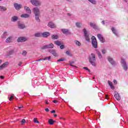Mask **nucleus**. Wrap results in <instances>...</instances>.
Instances as JSON below:
<instances>
[{
	"label": "nucleus",
	"instance_id": "bf43d9fd",
	"mask_svg": "<svg viewBox=\"0 0 128 128\" xmlns=\"http://www.w3.org/2000/svg\"><path fill=\"white\" fill-rule=\"evenodd\" d=\"M46 104H48V102L46 100Z\"/></svg>",
	"mask_w": 128,
	"mask_h": 128
},
{
	"label": "nucleus",
	"instance_id": "4c0bfd02",
	"mask_svg": "<svg viewBox=\"0 0 128 128\" xmlns=\"http://www.w3.org/2000/svg\"><path fill=\"white\" fill-rule=\"evenodd\" d=\"M26 54H27L26 51L24 50V51L22 52V56H26Z\"/></svg>",
	"mask_w": 128,
	"mask_h": 128
},
{
	"label": "nucleus",
	"instance_id": "7c9ffc66",
	"mask_svg": "<svg viewBox=\"0 0 128 128\" xmlns=\"http://www.w3.org/2000/svg\"><path fill=\"white\" fill-rule=\"evenodd\" d=\"M34 36L36 38H40V36H42V34L40 32L36 33L34 34Z\"/></svg>",
	"mask_w": 128,
	"mask_h": 128
},
{
	"label": "nucleus",
	"instance_id": "7ed1b4c3",
	"mask_svg": "<svg viewBox=\"0 0 128 128\" xmlns=\"http://www.w3.org/2000/svg\"><path fill=\"white\" fill-rule=\"evenodd\" d=\"M54 44L51 43L49 44L44 45L41 48V50H46V48H54Z\"/></svg>",
	"mask_w": 128,
	"mask_h": 128
},
{
	"label": "nucleus",
	"instance_id": "5fc2aeb1",
	"mask_svg": "<svg viewBox=\"0 0 128 128\" xmlns=\"http://www.w3.org/2000/svg\"><path fill=\"white\" fill-rule=\"evenodd\" d=\"M0 78H2V80H4V76H0Z\"/></svg>",
	"mask_w": 128,
	"mask_h": 128
},
{
	"label": "nucleus",
	"instance_id": "393cba45",
	"mask_svg": "<svg viewBox=\"0 0 128 128\" xmlns=\"http://www.w3.org/2000/svg\"><path fill=\"white\" fill-rule=\"evenodd\" d=\"M18 20V18L16 16H14L12 18V22H16Z\"/></svg>",
	"mask_w": 128,
	"mask_h": 128
},
{
	"label": "nucleus",
	"instance_id": "09e8293b",
	"mask_svg": "<svg viewBox=\"0 0 128 128\" xmlns=\"http://www.w3.org/2000/svg\"><path fill=\"white\" fill-rule=\"evenodd\" d=\"M22 64V62H20L19 64H18V66H20Z\"/></svg>",
	"mask_w": 128,
	"mask_h": 128
},
{
	"label": "nucleus",
	"instance_id": "680f3d73",
	"mask_svg": "<svg viewBox=\"0 0 128 128\" xmlns=\"http://www.w3.org/2000/svg\"><path fill=\"white\" fill-rule=\"evenodd\" d=\"M2 60H0V64H2Z\"/></svg>",
	"mask_w": 128,
	"mask_h": 128
},
{
	"label": "nucleus",
	"instance_id": "b1692460",
	"mask_svg": "<svg viewBox=\"0 0 128 128\" xmlns=\"http://www.w3.org/2000/svg\"><path fill=\"white\" fill-rule=\"evenodd\" d=\"M51 38H52V40H58V36L57 34H54L52 35L51 36Z\"/></svg>",
	"mask_w": 128,
	"mask_h": 128
},
{
	"label": "nucleus",
	"instance_id": "6e6552de",
	"mask_svg": "<svg viewBox=\"0 0 128 128\" xmlns=\"http://www.w3.org/2000/svg\"><path fill=\"white\" fill-rule=\"evenodd\" d=\"M33 12L35 16L40 15V12L38 7L33 8Z\"/></svg>",
	"mask_w": 128,
	"mask_h": 128
},
{
	"label": "nucleus",
	"instance_id": "4d7b16f0",
	"mask_svg": "<svg viewBox=\"0 0 128 128\" xmlns=\"http://www.w3.org/2000/svg\"><path fill=\"white\" fill-rule=\"evenodd\" d=\"M40 60H42V59H39L36 60V62H40Z\"/></svg>",
	"mask_w": 128,
	"mask_h": 128
},
{
	"label": "nucleus",
	"instance_id": "774afa93",
	"mask_svg": "<svg viewBox=\"0 0 128 128\" xmlns=\"http://www.w3.org/2000/svg\"><path fill=\"white\" fill-rule=\"evenodd\" d=\"M16 110V108H14V110Z\"/></svg>",
	"mask_w": 128,
	"mask_h": 128
},
{
	"label": "nucleus",
	"instance_id": "f3484780",
	"mask_svg": "<svg viewBox=\"0 0 128 128\" xmlns=\"http://www.w3.org/2000/svg\"><path fill=\"white\" fill-rule=\"evenodd\" d=\"M114 96L117 100H120V94H118V93H116Z\"/></svg>",
	"mask_w": 128,
	"mask_h": 128
},
{
	"label": "nucleus",
	"instance_id": "20e7f679",
	"mask_svg": "<svg viewBox=\"0 0 128 128\" xmlns=\"http://www.w3.org/2000/svg\"><path fill=\"white\" fill-rule=\"evenodd\" d=\"M83 32H84V34L85 36V38L87 42H90V35L88 34V31L86 30V28H84L83 30Z\"/></svg>",
	"mask_w": 128,
	"mask_h": 128
},
{
	"label": "nucleus",
	"instance_id": "a19ab883",
	"mask_svg": "<svg viewBox=\"0 0 128 128\" xmlns=\"http://www.w3.org/2000/svg\"><path fill=\"white\" fill-rule=\"evenodd\" d=\"M14 52V50H11L9 52V54L10 56V54H12Z\"/></svg>",
	"mask_w": 128,
	"mask_h": 128
},
{
	"label": "nucleus",
	"instance_id": "9b49d317",
	"mask_svg": "<svg viewBox=\"0 0 128 128\" xmlns=\"http://www.w3.org/2000/svg\"><path fill=\"white\" fill-rule=\"evenodd\" d=\"M49 52L52 54L54 56H58V53L54 50H49Z\"/></svg>",
	"mask_w": 128,
	"mask_h": 128
},
{
	"label": "nucleus",
	"instance_id": "a878e982",
	"mask_svg": "<svg viewBox=\"0 0 128 128\" xmlns=\"http://www.w3.org/2000/svg\"><path fill=\"white\" fill-rule=\"evenodd\" d=\"M6 8L4 6H0V12H6Z\"/></svg>",
	"mask_w": 128,
	"mask_h": 128
},
{
	"label": "nucleus",
	"instance_id": "473e14b6",
	"mask_svg": "<svg viewBox=\"0 0 128 128\" xmlns=\"http://www.w3.org/2000/svg\"><path fill=\"white\" fill-rule=\"evenodd\" d=\"M111 30H112V32L116 36V29H114V27H112Z\"/></svg>",
	"mask_w": 128,
	"mask_h": 128
},
{
	"label": "nucleus",
	"instance_id": "423d86ee",
	"mask_svg": "<svg viewBox=\"0 0 128 128\" xmlns=\"http://www.w3.org/2000/svg\"><path fill=\"white\" fill-rule=\"evenodd\" d=\"M30 2L33 5L36 6H40V1L36 0H31Z\"/></svg>",
	"mask_w": 128,
	"mask_h": 128
},
{
	"label": "nucleus",
	"instance_id": "4468645a",
	"mask_svg": "<svg viewBox=\"0 0 128 128\" xmlns=\"http://www.w3.org/2000/svg\"><path fill=\"white\" fill-rule=\"evenodd\" d=\"M48 26L50 28H56V24H54L52 22H49Z\"/></svg>",
	"mask_w": 128,
	"mask_h": 128
},
{
	"label": "nucleus",
	"instance_id": "0eeeda50",
	"mask_svg": "<svg viewBox=\"0 0 128 128\" xmlns=\"http://www.w3.org/2000/svg\"><path fill=\"white\" fill-rule=\"evenodd\" d=\"M26 40H28V38L26 37H19L17 40L18 42H24Z\"/></svg>",
	"mask_w": 128,
	"mask_h": 128
},
{
	"label": "nucleus",
	"instance_id": "c85d7f7f",
	"mask_svg": "<svg viewBox=\"0 0 128 128\" xmlns=\"http://www.w3.org/2000/svg\"><path fill=\"white\" fill-rule=\"evenodd\" d=\"M48 122L50 126H52L54 124V120L52 119H49Z\"/></svg>",
	"mask_w": 128,
	"mask_h": 128
},
{
	"label": "nucleus",
	"instance_id": "bb28decb",
	"mask_svg": "<svg viewBox=\"0 0 128 128\" xmlns=\"http://www.w3.org/2000/svg\"><path fill=\"white\" fill-rule=\"evenodd\" d=\"M90 26L93 28H96V24L95 23L90 22Z\"/></svg>",
	"mask_w": 128,
	"mask_h": 128
},
{
	"label": "nucleus",
	"instance_id": "e433bc0d",
	"mask_svg": "<svg viewBox=\"0 0 128 128\" xmlns=\"http://www.w3.org/2000/svg\"><path fill=\"white\" fill-rule=\"evenodd\" d=\"M90 2H92V4H96V2L95 0H88Z\"/></svg>",
	"mask_w": 128,
	"mask_h": 128
},
{
	"label": "nucleus",
	"instance_id": "a18cd8bd",
	"mask_svg": "<svg viewBox=\"0 0 128 128\" xmlns=\"http://www.w3.org/2000/svg\"><path fill=\"white\" fill-rule=\"evenodd\" d=\"M58 62H64V59L60 58L58 60Z\"/></svg>",
	"mask_w": 128,
	"mask_h": 128
},
{
	"label": "nucleus",
	"instance_id": "c756f323",
	"mask_svg": "<svg viewBox=\"0 0 128 128\" xmlns=\"http://www.w3.org/2000/svg\"><path fill=\"white\" fill-rule=\"evenodd\" d=\"M20 17L25 18H30V15H28V14H23L20 16Z\"/></svg>",
	"mask_w": 128,
	"mask_h": 128
},
{
	"label": "nucleus",
	"instance_id": "f8f14e48",
	"mask_svg": "<svg viewBox=\"0 0 128 128\" xmlns=\"http://www.w3.org/2000/svg\"><path fill=\"white\" fill-rule=\"evenodd\" d=\"M14 6L16 10H20V8H22V4H18V3H16L14 4Z\"/></svg>",
	"mask_w": 128,
	"mask_h": 128
},
{
	"label": "nucleus",
	"instance_id": "aec40b11",
	"mask_svg": "<svg viewBox=\"0 0 128 128\" xmlns=\"http://www.w3.org/2000/svg\"><path fill=\"white\" fill-rule=\"evenodd\" d=\"M108 60L109 62L111 64H114V59H112V58L108 57Z\"/></svg>",
	"mask_w": 128,
	"mask_h": 128
},
{
	"label": "nucleus",
	"instance_id": "37998d69",
	"mask_svg": "<svg viewBox=\"0 0 128 128\" xmlns=\"http://www.w3.org/2000/svg\"><path fill=\"white\" fill-rule=\"evenodd\" d=\"M83 68H84V70H88L89 72H90V70L88 68V67H84Z\"/></svg>",
	"mask_w": 128,
	"mask_h": 128
},
{
	"label": "nucleus",
	"instance_id": "864d4df0",
	"mask_svg": "<svg viewBox=\"0 0 128 128\" xmlns=\"http://www.w3.org/2000/svg\"><path fill=\"white\" fill-rule=\"evenodd\" d=\"M54 112H56V110H54L51 111L52 114H54Z\"/></svg>",
	"mask_w": 128,
	"mask_h": 128
},
{
	"label": "nucleus",
	"instance_id": "cd10ccee",
	"mask_svg": "<svg viewBox=\"0 0 128 128\" xmlns=\"http://www.w3.org/2000/svg\"><path fill=\"white\" fill-rule=\"evenodd\" d=\"M40 15H35V20L36 22H40Z\"/></svg>",
	"mask_w": 128,
	"mask_h": 128
},
{
	"label": "nucleus",
	"instance_id": "58836bf2",
	"mask_svg": "<svg viewBox=\"0 0 128 128\" xmlns=\"http://www.w3.org/2000/svg\"><path fill=\"white\" fill-rule=\"evenodd\" d=\"M26 123V120L22 119L21 121L22 124L24 125Z\"/></svg>",
	"mask_w": 128,
	"mask_h": 128
},
{
	"label": "nucleus",
	"instance_id": "052dcab7",
	"mask_svg": "<svg viewBox=\"0 0 128 128\" xmlns=\"http://www.w3.org/2000/svg\"><path fill=\"white\" fill-rule=\"evenodd\" d=\"M102 24H104V20L102 21Z\"/></svg>",
	"mask_w": 128,
	"mask_h": 128
},
{
	"label": "nucleus",
	"instance_id": "0e129e2a",
	"mask_svg": "<svg viewBox=\"0 0 128 128\" xmlns=\"http://www.w3.org/2000/svg\"><path fill=\"white\" fill-rule=\"evenodd\" d=\"M108 96H106V98H108Z\"/></svg>",
	"mask_w": 128,
	"mask_h": 128
},
{
	"label": "nucleus",
	"instance_id": "de8ad7c7",
	"mask_svg": "<svg viewBox=\"0 0 128 128\" xmlns=\"http://www.w3.org/2000/svg\"><path fill=\"white\" fill-rule=\"evenodd\" d=\"M52 102H54V104H58V101L56 100H54L52 101Z\"/></svg>",
	"mask_w": 128,
	"mask_h": 128
},
{
	"label": "nucleus",
	"instance_id": "9d476101",
	"mask_svg": "<svg viewBox=\"0 0 128 128\" xmlns=\"http://www.w3.org/2000/svg\"><path fill=\"white\" fill-rule=\"evenodd\" d=\"M8 66V62H4L0 66V70H4V68H6Z\"/></svg>",
	"mask_w": 128,
	"mask_h": 128
},
{
	"label": "nucleus",
	"instance_id": "f03ea898",
	"mask_svg": "<svg viewBox=\"0 0 128 128\" xmlns=\"http://www.w3.org/2000/svg\"><path fill=\"white\" fill-rule=\"evenodd\" d=\"M91 39L92 40V46L93 48H98V41L96 40V38L95 36H92Z\"/></svg>",
	"mask_w": 128,
	"mask_h": 128
},
{
	"label": "nucleus",
	"instance_id": "5701e85b",
	"mask_svg": "<svg viewBox=\"0 0 128 128\" xmlns=\"http://www.w3.org/2000/svg\"><path fill=\"white\" fill-rule=\"evenodd\" d=\"M74 42L75 44H76V46H82V44H80V41L78 40H75L74 41Z\"/></svg>",
	"mask_w": 128,
	"mask_h": 128
},
{
	"label": "nucleus",
	"instance_id": "4be33fe9",
	"mask_svg": "<svg viewBox=\"0 0 128 128\" xmlns=\"http://www.w3.org/2000/svg\"><path fill=\"white\" fill-rule=\"evenodd\" d=\"M54 44H56V46H60L61 44H62V42L60 41H59V40L54 41Z\"/></svg>",
	"mask_w": 128,
	"mask_h": 128
},
{
	"label": "nucleus",
	"instance_id": "c03bdc74",
	"mask_svg": "<svg viewBox=\"0 0 128 128\" xmlns=\"http://www.w3.org/2000/svg\"><path fill=\"white\" fill-rule=\"evenodd\" d=\"M12 100H14V96H11L10 98H9V100L12 101Z\"/></svg>",
	"mask_w": 128,
	"mask_h": 128
},
{
	"label": "nucleus",
	"instance_id": "603ef678",
	"mask_svg": "<svg viewBox=\"0 0 128 128\" xmlns=\"http://www.w3.org/2000/svg\"><path fill=\"white\" fill-rule=\"evenodd\" d=\"M8 32H4V36H6L8 34H7Z\"/></svg>",
	"mask_w": 128,
	"mask_h": 128
},
{
	"label": "nucleus",
	"instance_id": "13d9d810",
	"mask_svg": "<svg viewBox=\"0 0 128 128\" xmlns=\"http://www.w3.org/2000/svg\"><path fill=\"white\" fill-rule=\"evenodd\" d=\"M24 108V106H19L18 107V108Z\"/></svg>",
	"mask_w": 128,
	"mask_h": 128
},
{
	"label": "nucleus",
	"instance_id": "2eb2a0df",
	"mask_svg": "<svg viewBox=\"0 0 128 128\" xmlns=\"http://www.w3.org/2000/svg\"><path fill=\"white\" fill-rule=\"evenodd\" d=\"M62 31L64 34H70V32L68 29H62Z\"/></svg>",
	"mask_w": 128,
	"mask_h": 128
},
{
	"label": "nucleus",
	"instance_id": "69168bd1",
	"mask_svg": "<svg viewBox=\"0 0 128 128\" xmlns=\"http://www.w3.org/2000/svg\"><path fill=\"white\" fill-rule=\"evenodd\" d=\"M54 122H56V120H54Z\"/></svg>",
	"mask_w": 128,
	"mask_h": 128
},
{
	"label": "nucleus",
	"instance_id": "72a5a7b5",
	"mask_svg": "<svg viewBox=\"0 0 128 128\" xmlns=\"http://www.w3.org/2000/svg\"><path fill=\"white\" fill-rule=\"evenodd\" d=\"M76 26H77V28H80V26H82V24L78 22H76Z\"/></svg>",
	"mask_w": 128,
	"mask_h": 128
},
{
	"label": "nucleus",
	"instance_id": "8fccbe9b",
	"mask_svg": "<svg viewBox=\"0 0 128 128\" xmlns=\"http://www.w3.org/2000/svg\"><path fill=\"white\" fill-rule=\"evenodd\" d=\"M113 82H114V84H118V82H116V80H114Z\"/></svg>",
	"mask_w": 128,
	"mask_h": 128
},
{
	"label": "nucleus",
	"instance_id": "338daca9",
	"mask_svg": "<svg viewBox=\"0 0 128 128\" xmlns=\"http://www.w3.org/2000/svg\"><path fill=\"white\" fill-rule=\"evenodd\" d=\"M93 80H94V77H93Z\"/></svg>",
	"mask_w": 128,
	"mask_h": 128
},
{
	"label": "nucleus",
	"instance_id": "ea45409f",
	"mask_svg": "<svg viewBox=\"0 0 128 128\" xmlns=\"http://www.w3.org/2000/svg\"><path fill=\"white\" fill-rule=\"evenodd\" d=\"M50 56L49 57H46V58H44V60H50Z\"/></svg>",
	"mask_w": 128,
	"mask_h": 128
},
{
	"label": "nucleus",
	"instance_id": "49530a36",
	"mask_svg": "<svg viewBox=\"0 0 128 128\" xmlns=\"http://www.w3.org/2000/svg\"><path fill=\"white\" fill-rule=\"evenodd\" d=\"M106 50H102V54H106Z\"/></svg>",
	"mask_w": 128,
	"mask_h": 128
},
{
	"label": "nucleus",
	"instance_id": "2f4dec72",
	"mask_svg": "<svg viewBox=\"0 0 128 128\" xmlns=\"http://www.w3.org/2000/svg\"><path fill=\"white\" fill-rule=\"evenodd\" d=\"M66 54L67 56H72V54L70 52L67 50L66 52Z\"/></svg>",
	"mask_w": 128,
	"mask_h": 128
},
{
	"label": "nucleus",
	"instance_id": "412c9836",
	"mask_svg": "<svg viewBox=\"0 0 128 128\" xmlns=\"http://www.w3.org/2000/svg\"><path fill=\"white\" fill-rule=\"evenodd\" d=\"M24 10H26V12L28 13V14H32V10H30V8L28 7H26V6H25L24 7Z\"/></svg>",
	"mask_w": 128,
	"mask_h": 128
},
{
	"label": "nucleus",
	"instance_id": "6ab92c4d",
	"mask_svg": "<svg viewBox=\"0 0 128 128\" xmlns=\"http://www.w3.org/2000/svg\"><path fill=\"white\" fill-rule=\"evenodd\" d=\"M108 86H110L112 90H114V86L112 84V82L110 80L108 82Z\"/></svg>",
	"mask_w": 128,
	"mask_h": 128
},
{
	"label": "nucleus",
	"instance_id": "e2e57ef3",
	"mask_svg": "<svg viewBox=\"0 0 128 128\" xmlns=\"http://www.w3.org/2000/svg\"><path fill=\"white\" fill-rule=\"evenodd\" d=\"M71 14H70V13H68V16H70Z\"/></svg>",
	"mask_w": 128,
	"mask_h": 128
},
{
	"label": "nucleus",
	"instance_id": "3c124183",
	"mask_svg": "<svg viewBox=\"0 0 128 128\" xmlns=\"http://www.w3.org/2000/svg\"><path fill=\"white\" fill-rule=\"evenodd\" d=\"M45 110L47 112H50V109H48V108H46L45 109Z\"/></svg>",
	"mask_w": 128,
	"mask_h": 128
},
{
	"label": "nucleus",
	"instance_id": "dca6fc26",
	"mask_svg": "<svg viewBox=\"0 0 128 128\" xmlns=\"http://www.w3.org/2000/svg\"><path fill=\"white\" fill-rule=\"evenodd\" d=\"M18 28H20L21 30H22V29L24 28H26V26H24V24L20 22H18Z\"/></svg>",
	"mask_w": 128,
	"mask_h": 128
},
{
	"label": "nucleus",
	"instance_id": "c9c22d12",
	"mask_svg": "<svg viewBox=\"0 0 128 128\" xmlns=\"http://www.w3.org/2000/svg\"><path fill=\"white\" fill-rule=\"evenodd\" d=\"M97 54L99 58H102V54L99 51L97 52Z\"/></svg>",
	"mask_w": 128,
	"mask_h": 128
},
{
	"label": "nucleus",
	"instance_id": "a211bd4d",
	"mask_svg": "<svg viewBox=\"0 0 128 128\" xmlns=\"http://www.w3.org/2000/svg\"><path fill=\"white\" fill-rule=\"evenodd\" d=\"M12 42V36L8 37L6 40V42L7 43Z\"/></svg>",
	"mask_w": 128,
	"mask_h": 128
},
{
	"label": "nucleus",
	"instance_id": "39448f33",
	"mask_svg": "<svg viewBox=\"0 0 128 128\" xmlns=\"http://www.w3.org/2000/svg\"><path fill=\"white\" fill-rule=\"evenodd\" d=\"M121 64H122V66H123L124 70H128V65L126 64V62L124 59L121 60Z\"/></svg>",
	"mask_w": 128,
	"mask_h": 128
},
{
	"label": "nucleus",
	"instance_id": "ddd939ff",
	"mask_svg": "<svg viewBox=\"0 0 128 128\" xmlns=\"http://www.w3.org/2000/svg\"><path fill=\"white\" fill-rule=\"evenodd\" d=\"M50 34L49 32H44L42 34V38H48V36H50Z\"/></svg>",
	"mask_w": 128,
	"mask_h": 128
},
{
	"label": "nucleus",
	"instance_id": "6e6d98bb",
	"mask_svg": "<svg viewBox=\"0 0 128 128\" xmlns=\"http://www.w3.org/2000/svg\"><path fill=\"white\" fill-rule=\"evenodd\" d=\"M58 116V114H54V118H56Z\"/></svg>",
	"mask_w": 128,
	"mask_h": 128
},
{
	"label": "nucleus",
	"instance_id": "79ce46f5",
	"mask_svg": "<svg viewBox=\"0 0 128 128\" xmlns=\"http://www.w3.org/2000/svg\"><path fill=\"white\" fill-rule=\"evenodd\" d=\"M60 50H64V46L62 44L60 45Z\"/></svg>",
	"mask_w": 128,
	"mask_h": 128
},
{
	"label": "nucleus",
	"instance_id": "f704fd0d",
	"mask_svg": "<svg viewBox=\"0 0 128 128\" xmlns=\"http://www.w3.org/2000/svg\"><path fill=\"white\" fill-rule=\"evenodd\" d=\"M34 122H35V124H40V122H38V120L37 118H34Z\"/></svg>",
	"mask_w": 128,
	"mask_h": 128
},
{
	"label": "nucleus",
	"instance_id": "f257e3e1",
	"mask_svg": "<svg viewBox=\"0 0 128 128\" xmlns=\"http://www.w3.org/2000/svg\"><path fill=\"white\" fill-rule=\"evenodd\" d=\"M89 62L93 66H96V54L92 53L91 56L89 58Z\"/></svg>",
	"mask_w": 128,
	"mask_h": 128
},
{
	"label": "nucleus",
	"instance_id": "1a4fd4ad",
	"mask_svg": "<svg viewBox=\"0 0 128 128\" xmlns=\"http://www.w3.org/2000/svg\"><path fill=\"white\" fill-rule=\"evenodd\" d=\"M97 36L98 40H100V42H101L103 43L104 42H106L104 38V36H102V34H98Z\"/></svg>",
	"mask_w": 128,
	"mask_h": 128
}]
</instances>
